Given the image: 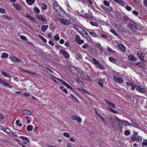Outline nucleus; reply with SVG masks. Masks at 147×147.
Listing matches in <instances>:
<instances>
[{
	"instance_id": "46",
	"label": "nucleus",
	"mask_w": 147,
	"mask_h": 147,
	"mask_svg": "<svg viewBox=\"0 0 147 147\" xmlns=\"http://www.w3.org/2000/svg\"><path fill=\"white\" fill-rule=\"evenodd\" d=\"M51 79L53 80V81H54L55 82H56L57 79V78L55 77L53 75L51 76Z\"/></svg>"
},
{
	"instance_id": "40",
	"label": "nucleus",
	"mask_w": 147,
	"mask_h": 147,
	"mask_svg": "<svg viewBox=\"0 0 147 147\" xmlns=\"http://www.w3.org/2000/svg\"><path fill=\"white\" fill-rule=\"evenodd\" d=\"M11 131L10 129L8 128H7L5 129V132L7 133V134H9Z\"/></svg>"
},
{
	"instance_id": "56",
	"label": "nucleus",
	"mask_w": 147,
	"mask_h": 147,
	"mask_svg": "<svg viewBox=\"0 0 147 147\" xmlns=\"http://www.w3.org/2000/svg\"><path fill=\"white\" fill-rule=\"evenodd\" d=\"M142 54V52L141 51H139L137 53V55H138V57H139L140 59V57H141Z\"/></svg>"
},
{
	"instance_id": "33",
	"label": "nucleus",
	"mask_w": 147,
	"mask_h": 147,
	"mask_svg": "<svg viewBox=\"0 0 147 147\" xmlns=\"http://www.w3.org/2000/svg\"><path fill=\"white\" fill-rule=\"evenodd\" d=\"M26 17L32 20H33L34 19V18L33 17L31 16L29 14H27L26 15Z\"/></svg>"
},
{
	"instance_id": "64",
	"label": "nucleus",
	"mask_w": 147,
	"mask_h": 147,
	"mask_svg": "<svg viewBox=\"0 0 147 147\" xmlns=\"http://www.w3.org/2000/svg\"><path fill=\"white\" fill-rule=\"evenodd\" d=\"M143 4L145 7H147V0H143Z\"/></svg>"
},
{
	"instance_id": "18",
	"label": "nucleus",
	"mask_w": 147,
	"mask_h": 147,
	"mask_svg": "<svg viewBox=\"0 0 147 147\" xmlns=\"http://www.w3.org/2000/svg\"><path fill=\"white\" fill-rule=\"evenodd\" d=\"M27 4L29 5H32L35 2V0H26Z\"/></svg>"
},
{
	"instance_id": "36",
	"label": "nucleus",
	"mask_w": 147,
	"mask_h": 147,
	"mask_svg": "<svg viewBox=\"0 0 147 147\" xmlns=\"http://www.w3.org/2000/svg\"><path fill=\"white\" fill-rule=\"evenodd\" d=\"M25 119L27 120V123L28 124L30 122V120L31 119V118L28 116H26V117Z\"/></svg>"
},
{
	"instance_id": "59",
	"label": "nucleus",
	"mask_w": 147,
	"mask_h": 147,
	"mask_svg": "<svg viewBox=\"0 0 147 147\" xmlns=\"http://www.w3.org/2000/svg\"><path fill=\"white\" fill-rule=\"evenodd\" d=\"M20 38L24 40H26L27 38L26 37L24 36H20Z\"/></svg>"
},
{
	"instance_id": "63",
	"label": "nucleus",
	"mask_w": 147,
	"mask_h": 147,
	"mask_svg": "<svg viewBox=\"0 0 147 147\" xmlns=\"http://www.w3.org/2000/svg\"><path fill=\"white\" fill-rule=\"evenodd\" d=\"M85 79L88 81H90V79L89 76L88 75H86L84 77Z\"/></svg>"
},
{
	"instance_id": "55",
	"label": "nucleus",
	"mask_w": 147,
	"mask_h": 147,
	"mask_svg": "<svg viewBox=\"0 0 147 147\" xmlns=\"http://www.w3.org/2000/svg\"><path fill=\"white\" fill-rule=\"evenodd\" d=\"M3 17L4 18L8 20H9L10 19V18L8 17V16L3 15Z\"/></svg>"
},
{
	"instance_id": "45",
	"label": "nucleus",
	"mask_w": 147,
	"mask_h": 147,
	"mask_svg": "<svg viewBox=\"0 0 147 147\" xmlns=\"http://www.w3.org/2000/svg\"><path fill=\"white\" fill-rule=\"evenodd\" d=\"M57 82H56L58 83L59 84H61L60 83H61L62 82H63V80L59 78H57Z\"/></svg>"
},
{
	"instance_id": "48",
	"label": "nucleus",
	"mask_w": 147,
	"mask_h": 147,
	"mask_svg": "<svg viewBox=\"0 0 147 147\" xmlns=\"http://www.w3.org/2000/svg\"><path fill=\"white\" fill-rule=\"evenodd\" d=\"M88 47V45L87 44H85L82 46V48L84 49H86Z\"/></svg>"
},
{
	"instance_id": "26",
	"label": "nucleus",
	"mask_w": 147,
	"mask_h": 147,
	"mask_svg": "<svg viewBox=\"0 0 147 147\" xmlns=\"http://www.w3.org/2000/svg\"><path fill=\"white\" fill-rule=\"evenodd\" d=\"M8 55L6 53H3L1 55V57L3 58L6 59L8 57Z\"/></svg>"
},
{
	"instance_id": "52",
	"label": "nucleus",
	"mask_w": 147,
	"mask_h": 147,
	"mask_svg": "<svg viewBox=\"0 0 147 147\" xmlns=\"http://www.w3.org/2000/svg\"><path fill=\"white\" fill-rule=\"evenodd\" d=\"M98 116L100 118L102 121L103 123L105 122V120L102 117L100 114H98Z\"/></svg>"
},
{
	"instance_id": "30",
	"label": "nucleus",
	"mask_w": 147,
	"mask_h": 147,
	"mask_svg": "<svg viewBox=\"0 0 147 147\" xmlns=\"http://www.w3.org/2000/svg\"><path fill=\"white\" fill-rule=\"evenodd\" d=\"M20 138L22 139L27 141L28 142H30L29 140L27 138H26L22 136H20Z\"/></svg>"
},
{
	"instance_id": "6",
	"label": "nucleus",
	"mask_w": 147,
	"mask_h": 147,
	"mask_svg": "<svg viewBox=\"0 0 147 147\" xmlns=\"http://www.w3.org/2000/svg\"><path fill=\"white\" fill-rule=\"evenodd\" d=\"M60 22L63 24L67 25L70 23V22L68 20L64 19H59Z\"/></svg>"
},
{
	"instance_id": "14",
	"label": "nucleus",
	"mask_w": 147,
	"mask_h": 147,
	"mask_svg": "<svg viewBox=\"0 0 147 147\" xmlns=\"http://www.w3.org/2000/svg\"><path fill=\"white\" fill-rule=\"evenodd\" d=\"M129 59L131 61H136L137 60L131 54L128 57Z\"/></svg>"
},
{
	"instance_id": "61",
	"label": "nucleus",
	"mask_w": 147,
	"mask_h": 147,
	"mask_svg": "<svg viewBox=\"0 0 147 147\" xmlns=\"http://www.w3.org/2000/svg\"><path fill=\"white\" fill-rule=\"evenodd\" d=\"M36 17L37 18L39 19V20H41L43 18V17L41 15H37L36 16Z\"/></svg>"
},
{
	"instance_id": "29",
	"label": "nucleus",
	"mask_w": 147,
	"mask_h": 147,
	"mask_svg": "<svg viewBox=\"0 0 147 147\" xmlns=\"http://www.w3.org/2000/svg\"><path fill=\"white\" fill-rule=\"evenodd\" d=\"M92 60L94 64L96 65L99 62L95 58H93L92 59Z\"/></svg>"
},
{
	"instance_id": "28",
	"label": "nucleus",
	"mask_w": 147,
	"mask_h": 147,
	"mask_svg": "<svg viewBox=\"0 0 147 147\" xmlns=\"http://www.w3.org/2000/svg\"><path fill=\"white\" fill-rule=\"evenodd\" d=\"M135 63L136 65H137L140 67H144V64L141 62H137Z\"/></svg>"
},
{
	"instance_id": "19",
	"label": "nucleus",
	"mask_w": 147,
	"mask_h": 147,
	"mask_svg": "<svg viewBox=\"0 0 147 147\" xmlns=\"http://www.w3.org/2000/svg\"><path fill=\"white\" fill-rule=\"evenodd\" d=\"M53 7L54 10L57 12L58 11V9L59 7V6L56 3H54L53 4Z\"/></svg>"
},
{
	"instance_id": "49",
	"label": "nucleus",
	"mask_w": 147,
	"mask_h": 147,
	"mask_svg": "<svg viewBox=\"0 0 147 147\" xmlns=\"http://www.w3.org/2000/svg\"><path fill=\"white\" fill-rule=\"evenodd\" d=\"M136 137L135 135H133L131 137V140L132 141L134 142L136 140Z\"/></svg>"
},
{
	"instance_id": "23",
	"label": "nucleus",
	"mask_w": 147,
	"mask_h": 147,
	"mask_svg": "<svg viewBox=\"0 0 147 147\" xmlns=\"http://www.w3.org/2000/svg\"><path fill=\"white\" fill-rule=\"evenodd\" d=\"M96 45L99 50L103 49V47L102 46L101 44L99 43H97L96 44Z\"/></svg>"
},
{
	"instance_id": "3",
	"label": "nucleus",
	"mask_w": 147,
	"mask_h": 147,
	"mask_svg": "<svg viewBox=\"0 0 147 147\" xmlns=\"http://www.w3.org/2000/svg\"><path fill=\"white\" fill-rule=\"evenodd\" d=\"M135 88L139 92H141L142 93H145L146 92V90L145 88H141L138 85H135Z\"/></svg>"
},
{
	"instance_id": "37",
	"label": "nucleus",
	"mask_w": 147,
	"mask_h": 147,
	"mask_svg": "<svg viewBox=\"0 0 147 147\" xmlns=\"http://www.w3.org/2000/svg\"><path fill=\"white\" fill-rule=\"evenodd\" d=\"M142 140V138L140 136H137L136 138V141L137 142H139L141 141Z\"/></svg>"
},
{
	"instance_id": "25",
	"label": "nucleus",
	"mask_w": 147,
	"mask_h": 147,
	"mask_svg": "<svg viewBox=\"0 0 147 147\" xmlns=\"http://www.w3.org/2000/svg\"><path fill=\"white\" fill-rule=\"evenodd\" d=\"M98 82L99 84L101 87H103L102 85L103 84V81L102 79H98Z\"/></svg>"
},
{
	"instance_id": "16",
	"label": "nucleus",
	"mask_w": 147,
	"mask_h": 147,
	"mask_svg": "<svg viewBox=\"0 0 147 147\" xmlns=\"http://www.w3.org/2000/svg\"><path fill=\"white\" fill-rule=\"evenodd\" d=\"M48 27L49 26L48 25H42L41 27V30L42 32H45Z\"/></svg>"
},
{
	"instance_id": "12",
	"label": "nucleus",
	"mask_w": 147,
	"mask_h": 147,
	"mask_svg": "<svg viewBox=\"0 0 147 147\" xmlns=\"http://www.w3.org/2000/svg\"><path fill=\"white\" fill-rule=\"evenodd\" d=\"M115 1L119 3L120 5L123 6H124L125 3V2L121 0H114Z\"/></svg>"
},
{
	"instance_id": "51",
	"label": "nucleus",
	"mask_w": 147,
	"mask_h": 147,
	"mask_svg": "<svg viewBox=\"0 0 147 147\" xmlns=\"http://www.w3.org/2000/svg\"><path fill=\"white\" fill-rule=\"evenodd\" d=\"M124 20L125 21H127L128 20H129L131 21V20L127 16H124Z\"/></svg>"
},
{
	"instance_id": "8",
	"label": "nucleus",
	"mask_w": 147,
	"mask_h": 147,
	"mask_svg": "<svg viewBox=\"0 0 147 147\" xmlns=\"http://www.w3.org/2000/svg\"><path fill=\"white\" fill-rule=\"evenodd\" d=\"M60 52L62 53L66 58H68L69 57V54L67 52L64 50L61 49L60 50Z\"/></svg>"
},
{
	"instance_id": "20",
	"label": "nucleus",
	"mask_w": 147,
	"mask_h": 147,
	"mask_svg": "<svg viewBox=\"0 0 147 147\" xmlns=\"http://www.w3.org/2000/svg\"><path fill=\"white\" fill-rule=\"evenodd\" d=\"M22 112L26 114L31 115H32V112L27 110H22Z\"/></svg>"
},
{
	"instance_id": "27",
	"label": "nucleus",
	"mask_w": 147,
	"mask_h": 147,
	"mask_svg": "<svg viewBox=\"0 0 147 147\" xmlns=\"http://www.w3.org/2000/svg\"><path fill=\"white\" fill-rule=\"evenodd\" d=\"M27 130L28 131H30L33 129V127L31 125H28L27 127Z\"/></svg>"
},
{
	"instance_id": "62",
	"label": "nucleus",
	"mask_w": 147,
	"mask_h": 147,
	"mask_svg": "<svg viewBox=\"0 0 147 147\" xmlns=\"http://www.w3.org/2000/svg\"><path fill=\"white\" fill-rule=\"evenodd\" d=\"M77 42L79 44H81L84 43V40L80 39Z\"/></svg>"
},
{
	"instance_id": "35",
	"label": "nucleus",
	"mask_w": 147,
	"mask_h": 147,
	"mask_svg": "<svg viewBox=\"0 0 147 147\" xmlns=\"http://www.w3.org/2000/svg\"><path fill=\"white\" fill-rule=\"evenodd\" d=\"M115 27L119 30L120 31L121 30V27L120 24H116V25H115Z\"/></svg>"
},
{
	"instance_id": "31",
	"label": "nucleus",
	"mask_w": 147,
	"mask_h": 147,
	"mask_svg": "<svg viewBox=\"0 0 147 147\" xmlns=\"http://www.w3.org/2000/svg\"><path fill=\"white\" fill-rule=\"evenodd\" d=\"M108 109L109 111L115 113L117 114L118 113L117 111L115 110H114L113 109L110 107H108Z\"/></svg>"
},
{
	"instance_id": "44",
	"label": "nucleus",
	"mask_w": 147,
	"mask_h": 147,
	"mask_svg": "<svg viewBox=\"0 0 147 147\" xmlns=\"http://www.w3.org/2000/svg\"><path fill=\"white\" fill-rule=\"evenodd\" d=\"M90 33V35L92 36L96 37L97 36V34L94 32H91Z\"/></svg>"
},
{
	"instance_id": "7",
	"label": "nucleus",
	"mask_w": 147,
	"mask_h": 147,
	"mask_svg": "<svg viewBox=\"0 0 147 147\" xmlns=\"http://www.w3.org/2000/svg\"><path fill=\"white\" fill-rule=\"evenodd\" d=\"M117 48H119L120 50L123 52L125 51V47L122 44H119L117 45Z\"/></svg>"
},
{
	"instance_id": "13",
	"label": "nucleus",
	"mask_w": 147,
	"mask_h": 147,
	"mask_svg": "<svg viewBox=\"0 0 147 147\" xmlns=\"http://www.w3.org/2000/svg\"><path fill=\"white\" fill-rule=\"evenodd\" d=\"M105 101L106 103L110 106L113 107V108H114L115 107V105L114 104L106 100H105Z\"/></svg>"
},
{
	"instance_id": "53",
	"label": "nucleus",
	"mask_w": 147,
	"mask_h": 147,
	"mask_svg": "<svg viewBox=\"0 0 147 147\" xmlns=\"http://www.w3.org/2000/svg\"><path fill=\"white\" fill-rule=\"evenodd\" d=\"M104 3L105 5H106V6H109V3L108 1H107L106 0L105 1H104Z\"/></svg>"
},
{
	"instance_id": "41",
	"label": "nucleus",
	"mask_w": 147,
	"mask_h": 147,
	"mask_svg": "<svg viewBox=\"0 0 147 147\" xmlns=\"http://www.w3.org/2000/svg\"><path fill=\"white\" fill-rule=\"evenodd\" d=\"M90 23L91 25H92L93 26H98V25L95 22H90Z\"/></svg>"
},
{
	"instance_id": "9",
	"label": "nucleus",
	"mask_w": 147,
	"mask_h": 147,
	"mask_svg": "<svg viewBox=\"0 0 147 147\" xmlns=\"http://www.w3.org/2000/svg\"><path fill=\"white\" fill-rule=\"evenodd\" d=\"M72 119L73 120H76L79 123L81 122V119L79 116H73L72 117Z\"/></svg>"
},
{
	"instance_id": "24",
	"label": "nucleus",
	"mask_w": 147,
	"mask_h": 147,
	"mask_svg": "<svg viewBox=\"0 0 147 147\" xmlns=\"http://www.w3.org/2000/svg\"><path fill=\"white\" fill-rule=\"evenodd\" d=\"M130 125H131V126L136 128H138L139 127V126L137 124L133 122H132V123H130Z\"/></svg>"
},
{
	"instance_id": "47",
	"label": "nucleus",
	"mask_w": 147,
	"mask_h": 147,
	"mask_svg": "<svg viewBox=\"0 0 147 147\" xmlns=\"http://www.w3.org/2000/svg\"><path fill=\"white\" fill-rule=\"evenodd\" d=\"M60 88L62 89V91H64L65 92V93L67 94L68 93V92L67 91L66 89H63L64 88L63 87L61 86L60 87Z\"/></svg>"
},
{
	"instance_id": "5",
	"label": "nucleus",
	"mask_w": 147,
	"mask_h": 147,
	"mask_svg": "<svg viewBox=\"0 0 147 147\" xmlns=\"http://www.w3.org/2000/svg\"><path fill=\"white\" fill-rule=\"evenodd\" d=\"M113 80L115 81H117V83L119 84H121L124 82V80L120 77H117V76H114L113 77Z\"/></svg>"
},
{
	"instance_id": "43",
	"label": "nucleus",
	"mask_w": 147,
	"mask_h": 147,
	"mask_svg": "<svg viewBox=\"0 0 147 147\" xmlns=\"http://www.w3.org/2000/svg\"><path fill=\"white\" fill-rule=\"evenodd\" d=\"M100 6H101V8L102 9H103L104 10L106 11L107 12V11H109V9H107V8L106 7H104L103 5H101Z\"/></svg>"
},
{
	"instance_id": "57",
	"label": "nucleus",
	"mask_w": 147,
	"mask_h": 147,
	"mask_svg": "<svg viewBox=\"0 0 147 147\" xmlns=\"http://www.w3.org/2000/svg\"><path fill=\"white\" fill-rule=\"evenodd\" d=\"M63 135L64 136H65L67 138H69V137L70 136V135H69V134H68V133H66V132L64 133L63 134Z\"/></svg>"
},
{
	"instance_id": "34",
	"label": "nucleus",
	"mask_w": 147,
	"mask_h": 147,
	"mask_svg": "<svg viewBox=\"0 0 147 147\" xmlns=\"http://www.w3.org/2000/svg\"><path fill=\"white\" fill-rule=\"evenodd\" d=\"M97 67L102 70L105 69V67L101 64Z\"/></svg>"
},
{
	"instance_id": "2",
	"label": "nucleus",
	"mask_w": 147,
	"mask_h": 147,
	"mask_svg": "<svg viewBox=\"0 0 147 147\" xmlns=\"http://www.w3.org/2000/svg\"><path fill=\"white\" fill-rule=\"evenodd\" d=\"M116 119L120 123H119V124L123 125H125V126H126L127 125H128L129 126H131L130 123H129L128 121L125 120H122L120 119L118 117L116 118Z\"/></svg>"
},
{
	"instance_id": "21",
	"label": "nucleus",
	"mask_w": 147,
	"mask_h": 147,
	"mask_svg": "<svg viewBox=\"0 0 147 147\" xmlns=\"http://www.w3.org/2000/svg\"><path fill=\"white\" fill-rule=\"evenodd\" d=\"M21 69L22 71H23L24 72H25V73L27 72L28 73L30 74H33V75L36 74V73L34 72L33 71L30 72L29 71H27V70H26L25 69H24L23 68H21Z\"/></svg>"
},
{
	"instance_id": "11",
	"label": "nucleus",
	"mask_w": 147,
	"mask_h": 147,
	"mask_svg": "<svg viewBox=\"0 0 147 147\" xmlns=\"http://www.w3.org/2000/svg\"><path fill=\"white\" fill-rule=\"evenodd\" d=\"M74 26L75 29L79 32H81L82 30H83V29L81 27L78 25H74Z\"/></svg>"
},
{
	"instance_id": "32",
	"label": "nucleus",
	"mask_w": 147,
	"mask_h": 147,
	"mask_svg": "<svg viewBox=\"0 0 147 147\" xmlns=\"http://www.w3.org/2000/svg\"><path fill=\"white\" fill-rule=\"evenodd\" d=\"M107 51L108 52H111L112 53L115 54L116 53L114 51L112 50L111 48L109 47L107 48Z\"/></svg>"
},
{
	"instance_id": "42",
	"label": "nucleus",
	"mask_w": 147,
	"mask_h": 147,
	"mask_svg": "<svg viewBox=\"0 0 147 147\" xmlns=\"http://www.w3.org/2000/svg\"><path fill=\"white\" fill-rule=\"evenodd\" d=\"M34 10L37 13H38L40 12V10L38 9V8L37 7H35L34 9Z\"/></svg>"
},
{
	"instance_id": "10",
	"label": "nucleus",
	"mask_w": 147,
	"mask_h": 147,
	"mask_svg": "<svg viewBox=\"0 0 147 147\" xmlns=\"http://www.w3.org/2000/svg\"><path fill=\"white\" fill-rule=\"evenodd\" d=\"M0 83L2 84L4 86L8 87L9 88H11L12 87V86L9 85L4 80H3L2 79V81L0 82Z\"/></svg>"
},
{
	"instance_id": "60",
	"label": "nucleus",
	"mask_w": 147,
	"mask_h": 147,
	"mask_svg": "<svg viewBox=\"0 0 147 147\" xmlns=\"http://www.w3.org/2000/svg\"><path fill=\"white\" fill-rule=\"evenodd\" d=\"M41 20L42 22H44L45 24L47 23V20L45 18L43 17V18Z\"/></svg>"
},
{
	"instance_id": "15",
	"label": "nucleus",
	"mask_w": 147,
	"mask_h": 147,
	"mask_svg": "<svg viewBox=\"0 0 147 147\" xmlns=\"http://www.w3.org/2000/svg\"><path fill=\"white\" fill-rule=\"evenodd\" d=\"M13 6L16 9L18 10H20L21 9V6L18 4H14L13 5Z\"/></svg>"
},
{
	"instance_id": "54",
	"label": "nucleus",
	"mask_w": 147,
	"mask_h": 147,
	"mask_svg": "<svg viewBox=\"0 0 147 147\" xmlns=\"http://www.w3.org/2000/svg\"><path fill=\"white\" fill-rule=\"evenodd\" d=\"M80 39V38L79 36L78 35H76V42H77Z\"/></svg>"
},
{
	"instance_id": "58",
	"label": "nucleus",
	"mask_w": 147,
	"mask_h": 147,
	"mask_svg": "<svg viewBox=\"0 0 147 147\" xmlns=\"http://www.w3.org/2000/svg\"><path fill=\"white\" fill-rule=\"evenodd\" d=\"M124 134L125 135H128L130 134V132L128 130H126L124 132Z\"/></svg>"
},
{
	"instance_id": "17",
	"label": "nucleus",
	"mask_w": 147,
	"mask_h": 147,
	"mask_svg": "<svg viewBox=\"0 0 147 147\" xmlns=\"http://www.w3.org/2000/svg\"><path fill=\"white\" fill-rule=\"evenodd\" d=\"M1 74L3 75V76L5 77H7L8 78H10L11 77V76L9 74H7L6 72H5L3 70H1Z\"/></svg>"
},
{
	"instance_id": "22",
	"label": "nucleus",
	"mask_w": 147,
	"mask_h": 147,
	"mask_svg": "<svg viewBox=\"0 0 147 147\" xmlns=\"http://www.w3.org/2000/svg\"><path fill=\"white\" fill-rule=\"evenodd\" d=\"M109 60L113 63H115L117 60L116 59L112 57H109Z\"/></svg>"
},
{
	"instance_id": "50",
	"label": "nucleus",
	"mask_w": 147,
	"mask_h": 147,
	"mask_svg": "<svg viewBox=\"0 0 147 147\" xmlns=\"http://www.w3.org/2000/svg\"><path fill=\"white\" fill-rule=\"evenodd\" d=\"M142 145L143 147L145 146H147V140H146L144 142H142Z\"/></svg>"
},
{
	"instance_id": "4",
	"label": "nucleus",
	"mask_w": 147,
	"mask_h": 147,
	"mask_svg": "<svg viewBox=\"0 0 147 147\" xmlns=\"http://www.w3.org/2000/svg\"><path fill=\"white\" fill-rule=\"evenodd\" d=\"M9 58L11 61L14 62H18L19 63L22 62V61L18 58L13 56H10Z\"/></svg>"
},
{
	"instance_id": "1",
	"label": "nucleus",
	"mask_w": 147,
	"mask_h": 147,
	"mask_svg": "<svg viewBox=\"0 0 147 147\" xmlns=\"http://www.w3.org/2000/svg\"><path fill=\"white\" fill-rule=\"evenodd\" d=\"M127 26L132 31H135L137 29L138 25L136 23H129L127 24Z\"/></svg>"
},
{
	"instance_id": "39",
	"label": "nucleus",
	"mask_w": 147,
	"mask_h": 147,
	"mask_svg": "<svg viewBox=\"0 0 147 147\" xmlns=\"http://www.w3.org/2000/svg\"><path fill=\"white\" fill-rule=\"evenodd\" d=\"M110 31L117 36H118L119 35L118 34L116 33L115 31L113 29H111Z\"/></svg>"
},
{
	"instance_id": "38",
	"label": "nucleus",
	"mask_w": 147,
	"mask_h": 147,
	"mask_svg": "<svg viewBox=\"0 0 147 147\" xmlns=\"http://www.w3.org/2000/svg\"><path fill=\"white\" fill-rule=\"evenodd\" d=\"M55 39L57 41L58 40L60 39V37L59 36L58 34H57L56 35L54 36Z\"/></svg>"
}]
</instances>
